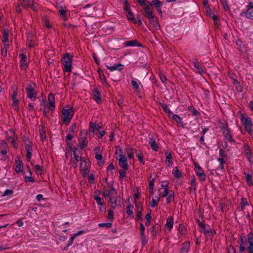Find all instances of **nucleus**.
<instances>
[{
	"mask_svg": "<svg viewBox=\"0 0 253 253\" xmlns=\"http://www.w3.org/2000/svg\"><path fill=\"white\" fill-rule=\"evenodd\" d=\"M149 22L151 24L153 25V26L157 30H158L160 28V25L159 24L157 20V18L154 16L153 17L149 18Z\"/></svg>",
	"mask_w": 253,
	"mask_h": 253,
	"instance_id": "412c9836",
	"label": "nucleus"
},
{
	"mask_svg": "<svg viewBox=\"0 0 253 253\" xmlns=\"http://www.w3.org/2000/svg\"><path fill=\"white\" fill-rule=\"evenodd\" d=\"M17 158L18 160H15V164L16 165L15 171L17 174H20L21 172H23L22 169L23 167V162L22 160H20L19 156H17Z\"/></svg>",
	"mask_w": 253,
	"mask_h": 253,
	"instance_id": "9d476101",
	"label": "nucleus"
},
{
	"mask_svg": "<svg viewBox=\"0 0 253 253\" xmlns=\"http://www.w3.org/2000/svg\"><path fill=\"white\" fill-rule=\"evenodd\" d=\"M19 57L21 58L20 60V66L22 70L26 69V67L28 66V64L26 62V56L23 53H21L19 55Z\"/></svg>",
	"mask_w": 253,
	"mask_h": 253,
	"instance_id": "2eb2a0df",
	"label": "nucleus"
},
{
	"mask_svg": "<svg viewBox=\"0 0 253 253\" xmlns=\"http://www.w3.org/2000/svg\"><path fill=\"white\" fill-rule=\"evenodd\" d=\"M161 230V226L159 224H157L151 228V232L152 233L153 238H155L160 233Z\"/></svg>",
	"mask_w": 253,
	"mask_h": 253,
	"instance_id": "dca6fc26",
	"label": "nucleus"
},
{
	"mask_svg": "<svg viewBox=\"0 0 253 253\" xmlns=\"http://www.w3.org/2000/svg\"><path fill=\"white\" fill-rule=\"evenodd\" d=\"M228 253H236L235 248L232 245H230L228 247Z\"/></svg>",
	"mask_w": 253,
	"mask_h": 253,
	"instance_id": "774afa93",
	"label": "nucleus"
},
{
	"mask_svg": "<svg viewBox=\"0 0 253 253\" xmlns=\"http://www.w3.org/2000/svg\"><path fill=\"white\" fill-rule=\"evenodd\" d=\"M49 102L48 109L53 111L55 108V98L53 93H50L48 96Z\"/></svg>",
	"mask_w": 253,
	"mask_h": 253,
	"instance_id": "ddd939ff",
	"label": "nucleus"
},
{
	"mask_svg": "<svg viewBox=\"0 0 253 253\" xmlns=\"http://www.w3.org/2000/svg\"><path fill=\"white\" fill-rule=\"evenodd\" d=\"M190 248V243L189 241H186L182 244V247L180 249V253H183L184 251L186 253L189 252Z\"/></svg>",
	"mask_w": 253,
	"mask_h": 253,
	"instance_id": "393cba45",
	"label": "nucleus"
},
{
	"mask_svg": "<svg viewBox=\"0 0 253 253\" xmlns=\"http://www.w3.org/2000/svg\"><path fill=\"white\" fill-rule=\"evenodd\" d=\"M8 146L6 144V142L5 140H2L1 142V145L0 148L1 150H7V149Z\"/></svg>",
	"mask_w": 253,
	"mask_h": 253,
	"instance_id": "3c124183",
	"label": "nucleus"
},
{
	"mask_svg": "<svg viewBox=\"0 0 253 253\" xmlns=\"http://www.w3.org/2000/svg\"><path fill=\"white\" fill-rule=\"evenodd\" d=\"M40 134H46L45 128L43 126H40Z\"/></svg>",
	"mask_w": 253,
	"mask_h": 253,
	"instance_id": "0e129e2a",
	"label": "nucleus"
},
{
	"mask_svg": "<svg viewBox=\"0 0 253 253\" xmlns=\"http://www.w3.org/2000/svg\"><path fill=\"white\" fill-rule=\"evenodd\" d=\"M152 149L154 151H157L158 150V145L157 144V143H156V142H154V143H151V144H150Z\"/></svg>",
	"mask_w": 253,
	"mask_h": 253,
	"instance_id": "bf43d9fd",
	"label": "nucleus"
},
{
	"mask_svg": "<svg viewBox=\"0 0 253 253\" xmlns=\"http://www.w3.org/2000/svg\"><path fill=\"white\" fill-rule=\"evenodd\" d=\"M200 232H204L206 235L209 237H212L216 234L215 230H211L210 228L208 229L206 226L202 230H201Z\"/></svg>",
	"mask_w": 253,
	"mask_h": 253,
	"instance_id": "5701e85b",
	"label": "nucleus"
},
{
	"mask_svg": "<svg viewBox=\"0 0 253 253\" xmlns=\"http://www.w3.org/2000/svg\"><path fill=\"white\" fill-rule=\"evenodd\" d=\"M97 73L99 75V79L101 80L102 83L104 84L105 86L108 87L109 84L107 83L106 79L103 73V71L100 69H99L97 71Z\"/></svg>",
	"mask_w": 253,
	"mask_h": 253,
	"instance_id": "a211bd4d",
	"label": "nucleus"
},
{
	"mask_svg": "<svg viewBox=\"0 0 253 253\" xmlns=\"http://www.w3.org/2000/svg\"><path fill=\"white\" fill-rule=\"evenodd\" d=\"M241 208L242 209V210H244L245 209V207L246 206L249 205L248 202L247 201V199L245 198H242V202L241 203Z\"/></svg>",
	"mask_w": 253,
	"mask_h": 253,
	"instance_id": "79ce46f5",
	"label": "nucleus"
},
{
	"mask_svg": "<svg viewBox=\"0 0 253 253\" xmlns=\"http://www.w3.org/2000/svg\"><path fill=\"white\" fill-rule=\"evenodd\" d=\"M160 201V198H158L157 200L153 199L152 201L150 202V206L152 208H154L158 205V203Z\"/></svg>",
	"mask_w": 253,
	"mask_h": 253,
	"instance_id": "37998d69",
	"label": "nucleus"
},
{
	"mask_svg": "<svg viewBox=\"0 0 253 253\" xmlns=\"http://www.w3.org/2000/svg\"><path fill=\"white\" fill-rule=\"evenodd\" d=\"M119 172L120 173L119 179L120 180H123L126 177V170L125 169L124 170H123L122 169H120Z\"/></svg>",
	"mask_w": 253,
	"mask_h": 253,
	"instance_id": "de8ad7c7",
	"label": "nucleus"
},
{
	"mask_svg": "<svg viewBox=\"0 0 253 253\" xmlns=\"http://www.w3.org/2000/svg\"><path fill=\"white\" fill-rule=\"evenodd\" d=\"M36 86V84L31 82L28 84L25 88L27 98L30 99L32 101H34L37 98V92L35 90Z\"/></svg>",
	"mask_w": 253,
	"mask_h": 253,
	"instance_id": "f257e3e1",
	"label": "nucleus"
},
{
	"mask_svg": "<svg viewBox=\"0 0 253 253\" xmlns=\"http://www.w3.org/2000/svg\"><path fill=\"white\" fill-rule=\"evenodd\" d=\"M89 126V131L90 132L94 133L95 131V130H96V124L92 122H90Z\"/></svg>",
	"mask_w": 253,
	"mask_h": 253,
	"instance_id": "4c0bfd02",
	"label": "nucleus"
},
{
	"mask_svg": "<svg viewBox=\"0 0 253 253\" xmlns=\"http://www.w3.org/2000/svg\"><path fill=\"white\" fill-rule=\"evenodd\" d=\"M8 35H9V31L7 30H4L2 31V41L3 42H8Z\"/></svg>",
	"mask_w": 253,
	"mask_h": 253,
	"instance_id": "7c9ffc66",
	"label": "nucleus"
},
{
	"mask_svg": "<svg viewBox=\"0 0 253 253\" xmlns=\"http://www.w3.org/2000/svg\"><path fill=\"white\" fill-rule=\"evenodd\" d=\"M76 124L73 123L71 125L69 128V133H74L76 131Z\"/></svg>",
	"mask_w": 253,
	"mask_h": 253,
	"instance_id": "8fccbe9b",
	"label": "nucleus"
},
{
	"mask_svg": "<svg viewBox=\"0 0 253 253\" xmlns=\"http://www.w3.org/2000/svg\"><path fill=\"white\" fill-rule=\"evenodd\" d=\"M140 236H145V234H144L145 227L142 223H140Z\"/></svg>",
	"mask_w": 253,
	"mask_h": 253,
	"instance_id": "4d7b16f0",
	"label": "nucleus"
},
{
	"mask_svg": "<svg viewBox=\"0 0 253 253\" xmlns=\"http://www.w3.org/2000/svg\"><path fill=\"white\" fill-rule=\"evenodd\" d=\"M174 199V196L172 195H168V197L167 198V203L169 204L170 202L173 201Z\"/></svg>",
	"mask_w": 253,
	"mask_h": 253,
	"instance_id": "69168bd1",
	"label": "nucleus"
},
{
	"mask_svg": "<svg viewBox=\"0 0 253 253\" xmlns=\"http://www.w3.org/2000/svg\"><path fill=\"white\" fill-rule=\"evenodd\" d=\"M142 211L141 209H140L139 211H138L136 213V221H139L142 220L143 219L142 217Z\"/></svg>",
	"mask_w": 253,
	"mask_h": 253,
	"instance_id": "a18cd8bd",
	"label": "nucleus"
},
{
	"mask_svg": "<svg viewBox=\"0 0 253 253\" xmlns=\"http://www.w3.org/2000/svg\"><path fill=\"white\" fill-rule=\"evenodd\" d=\"M73 55L70 53H66L64 54L61 61L64 65V71L67 72H70L72 70V62Z\"/></svg>",
	"mask_w": 253,
	"mask_h": 253,
	"instance_id": "f03ea898",
	"label": "nucleus"
},
{
	"mask_svg": "<svg viewBox=\"0 0 253 253\" xmlns=\"http://www.w3.org/2000/svg\"><path fill=\"white\" fill-rule=\"evenodd\" d=\"M25 150L26 152H32L33 149H32V143L30 144H26L25 145Z\"/></svg>",
	"mask_w": 253,
	"mask_h": 253,
	"instance_id": "680f3d73",
	"label": "nucleus"
},
{
	"mask_svg": "<svg viewBox=\"0 0 253 253\" xmlns=\"http://www.w3.org/2000/svg\"><path fill=\"white\" fill-rule=\"evenodd\" d=\"M246 130L248 132L249 134H252L253 131V125L252 122L249 123V125L244 126Z\"/></svg>",
	"mask_w": 253,
	"mask_h": 253,
	"instance_id": "473e14b6",
	"label": "nucleus"
},
{
	"mask_svg": "<svg viewBox=\"0 0 253 253\" xmlns=\"http://www.w3.org/2000/svg\"><path fill=\"white\" fill-rule=\"evenodd\" d=\"M245 154L246 157L247 158L248 160L250 163H252L253 161L252 160V153L250 151L246 152Z\"/></svg>",
	"mask_w": 253,
	"mask_h": 253,
	"instance_id": "5fc2aeb1",
	"label": "nucleus"
},
{
	"mask_svg": "<svg viewBox=\"0 0 253 253\" xmlns=\"http://www.w3.org/2000/svg\"><path fill=\"white\" fill-rule=\"evenodd\" d=\"M92 95L93 99L97 103H101L102 95L97 88H95L92 90Z\"/></svg>",
	"mask_w": 253,
	"mask_h": 253,
	"instance_id": "9b49d317",
	"label": "nucleus"
},
{
	"mask_svg": "<svg viewBox=\"0 0 253 253\" xmlns=\"http://www.w3.org/2000/svg\"><path fill=\"white\" fill-rule=\"evenodd\" d=\"M148 5L150 6L154 5L157 7L158 8H160L162 5L163 4V2L162 1H151V2H148Z\"/></svg>",
	"mask_w": 253,
	"mask_h": 253,
	"instance_id": "72a5a7b5",
	"label": "nucleus"
},
{
	"mask_svg": "<svg viewBox=\"0 0 253 253\" xmlns=\"http://www.w3.org/2000/svg\"><path fill=\"white\" fill-rule=\"evenodd\" d=\"M124 4L125 5V7H124V10L127 12L126 16L129 21H134V15L133 14L132 12L130 9V4L128 2V1H125Z\"/></svg>",
	"mask_w": 253,
	"mask_h": 253,
	"instance_id": "0eeeda50",
	"label": "nucleus"
},
{
	"mask_svg": "<svg viewBox=\"0 0 253 253\" xmlns=\"http://www.w3.org/2000/svg\"><path fill=\"white\" fill-rule=\"evenodd\" d=\"M19 3L21 6L24 9L30 7L34 11H37L38 10L39 5L37 3H35L34 1H20Z\"/></svg>",
	"mask_w": 253,
	"mask_h": 253,
	"instance_id": "39448f33",
	"label": "nucleus"
},
{
	"mask_svg": "<svg viewBox=\"0 0 253 253\" xmlns=\"http://www.w3.org/2000/svg\"><path fill=\"white\" fill-rule=\"evenodd\" d=\"M192 65L198 70V72L202 75L204 73V70L201 66L200 65L199 63L197 61V60H195L194 61L192 62Z\"/></svg>",
	"mask_w": 253,
	"mask_h": 253,
	"instance_id": "b1692460",
	"label": "nucleus"
},
{
	"mask_svg": "<svg viewBox=\"0 0 253 253\" xmlns=\"http://www.w3.org/2000/svg\"><path fill=\"white\" fill-rule=\"evenodd\" d=\"M86 137L80 138L79 141L80 142V145L81 149H83L87 145V141H86Z\"/></svg>",
	"mask_w": 253,
	"mask_h": 253,
	"instance_id": "c756f323",
	"label": "nucleus"
},
{
	"mask_svg": "<svg viewBox=\"0 0 253 253\" xmlns=\"http://www.w3.org/2000/svg\"><path fill=\"white\" fill-rule=\"evenodd\" d=\"M22 139L24 142L25 145H26V144H30L32 143V142L30 140L29 137L24 135Z\"/></svg>",
	"mask_w": 253,
	"mask_h": 253,
	"instance_id": "09e8293b",
	"label": "nucleus"
},
{
	"mask_svg": "<svg viewBox=\"0 0 253 253\" xmlns=\"http://www.w3.org/2000/svg\"><path fill=\"white\" fill-rule=\"evenodd\" d=\"M112 223L111 222H108V223H99L98 226L99 227H106L107 228H111L112 227Z\"/></svg>",
	"mask_w": 253,
	"mask_h": 253,
	"instance_id": "ea45409f",
	"label": "nucleus"
},
{
	"mask_svg": "<svg viewBox=\"0 0 253 253\" xmlns=\"http://www.w3.org/2000/svg\"><path fill=\"white\" fill-rule=\"evenodd\" d=\"M88 180L89 183H93L94 182V176L93 174H91L88 176Z\"/></svg>",
	"mask_w": 253,
	"mask_h": 253,
	"instance_id": "338daca9",
	"label": "nucleus"
},
{
	"mask_svg": "<svg viewBox=\"0 0 253 253\" xmlns=\"http://www.w3.org/2000/svg\"><path fill=\"white\" fill-rule=\"evenodd\" d=\"M124 44L125 46H142L141 43L139 42L136 40L126 41L124 42Z\"/></svg>",
	"mask_w": 253,
	"mask_h": 253,
	"instance_id": "f3484780",
	"label": "nucleus"
},
{
	"mask_svg": "<svg viewBox=\"0 0 253 253\" xmlns=\"http://www.w3.org/2000/svg\"><path fill=\"white\" fill-rule=\"evenodd\" d=\"M220 1L222 3V5L224 10L226 11H229L230 8H229V6L228 4L227 3V1Z\"/></svg>",
	"mask_w": 253,
	"mask_h": 253,
	"instance_id": "603ef678",
	"label": "nucleus"
},
{
	"mask_svg": "<svg viewBox=\"0 0 253 253\" xmlns=\"http://www.w3.org/2000/svg\"><path fill=\"white\" fill-rule=\"evenodd\" d=\"M42 20L45 23V26L47 28H50L51 27V25L49 24V20L47 15H45L43 17Z\"/></svg>",
	"mask_w": 253,
	"mask_h": 253,
	"instance_id": "58836bf2",
	"label": "nucleus"
},
{
	"mask_svg": "<svg viewBox=\"0 0 253 253\" xmlns=\"http://www.w3.org/2000/svg\"><path fill=\"white\" fill-rule=\"evenodd\" d=\"M139 5L143 7V13L144 15L148 19L150 18L155 15L153 11L151 10L149 5H148L149 1H137Z\"/></svg>",
	"mask_w": 253,
	"mask_h": 253,
	"instance_id": "7ed1b4c3",
	"label": "nucleus"
},
{
	"mask_svg": "<svg viewBox=\"0 0 253 253\" xmlns=\"http://www.w3.org/2000/svg\"><path fill=\"white\" fill-rule=\"evenodd\" d=\"M243 17H245L248 19L253 20V2H250L247 6V9L243 11L240 14Z\"/></svg>",
	"mask_w": 253,
	"mask_h": 253,
	"instance_id": "423d86ee",
	"label": "nucleus"
},
{
	"mask_svg": "<svg viewBox=\"0 0 253 253\" xmlns=\"http://www.w3.org/2000/svg\"><path fill=\"white\" fill-rule=\"evenodd\" d=\"M62 119L63 123L66 124V125H68L73 116V111L72 108L66 109L64 108L62 110Z\"/></svg>",
	"mask_w": 253,
	"mask_h": 253,
	"instance_id": "20e7f679",
	"label": "nucleus"
},
{
	"mask_svg": "<svg viewBox=\"0 0 253 253\" xmlns=\"http://www.w3.org/2000/svg\"><path fill=\"white\" fill-rule=\"evenodd\" d=\"M173 217L171 216H169L167 220V223L165 224V232H167V231H168V232H170L171 231L173 227Z\"/></svg>",
	"mask_w": 253,
	"mask_h": 253,
	"instance_id": "f8f14e48",
	"label": "nucleus"
},
{
	"mask_svg": "<svg viewBox=\"0 0 253 253\" xmlns=\"http://www.w3.org/2000/svg\"><path fill=\"white\" fill-rule=\"evenodd\" d=\"M87 163H88V162H87L85 159H84V160L83 159L82 161V162L80 164V169H81V170L83 172V175L84 176H85L86 172L88 169Z\"/></svg>",
	"mask_w": 253,
	"mask_h": 253,
	"instance_id": "4468645a",
	"label": "nucleus"
},
{
	"mask_svg": "<svg viewBox=\"0 0 253 253\" xmlns=\"http://www.w3.org/2000/svg\"><path fill=\"white\" fill-rule=\"evenodd\" d=\"M35 170L36 171H40V174H42L43 173L42 167L39 165L35 166Z\"/></svg>",
	"mask_w": 253,
	"mask_h": 253,
	"instance_id": "6e6d98bb",
	"label": "nucleus"
},
{
	"mask_svg": "<svg viewBox=\"0 0 253 253\" xmlns=\"http://www.w3.org/2000/svg\"><path fill=\"white\" fill-rule=\"evenodd\" d=\"M134 23L138 24L139 26L142 24V22L140 19V16L137 15L136 19L134 18V20L132 21Z\"/></svg>",
	"mask_w": 253,
	"mask_h": 253,
	"instance_id": "864d4df0",
	"label": "nucleus"
},
{
	"mask_svg": "<svg viewBox=\"0 0 253 253\" xmlns=\"http://www.w3.org/2000/svg\"><path fill=\"white\" fill-rule=\"evenodd\" d=\"M61 9L59 10L60 15L64 21H66L67 20V18L66 16V10L63 9V7L62 6H61Z\"/></svg>",
	"mask_w": 253,
	"mask_h": 253,
	"instance_id": "c9c22d12",
	"label": "nucleus"
},
{
	"mask_svg": "<svg viewBox=\"0 0 253 253\" xmlns=\"http://www.w3.org/2000/svg\"><path fill=\"white\" fill-rule=\"evenodd\" d=\"M73 138V136L72 135V133H70L69 134H68L66 136V141L67 142V144L68 145V146L69 147L70 146H71L70 145V143L69 142V141L70 140H71L72 139V138Z\"/></svg>",
	"mask_w": 253,
	"mask_h": 253,
	"instance_id": "49530a36",
	"label": "nucleus"
},
{
	"mask_svg": "<svg viewBox=\"0 0 253 253\" xmlns=\"http://www.w3.org/2000/svg\"><path fill=\"white\" fill-rule=\"evenodd\" d=\"M241 121L244 126L249 125V123L252 122L251 119L247 117L246 114L244 113H242L241 115Z\"/></svg>",
	"mask_w": 253,
	"mask_h": 253,
	"instance_id": "aec40b11",
	"label": "nucleus"
},
{
	"mask_svg": "<svg viewBox=\"0 0 253 253\" xmlns=\"http://www.w3.org/2000/svg\"><path fill=\"white\" fill-rule=\"evenodd\" d=\"M124 65L121 63L115 64L112 66H109L107 65L106 67L110 70V71H113L114 70H118L121 71L123 70V67Z\"/></svg>",
	"mask_w": 253,
	"mask_h": 253,
	"instance_id": "6ab92c4d",
	"label": "nucleus"
},
{
	"mask_svg": "<svg viewBox=\"0 0 253 253\" xmlns=\"http://www.w3.org/2000/svg\"><path fill=\"white\" fill-rule=\"evenodd\" d=\"M107 218L111 221H113L114 219V211L112 210H108V214L107 216Z\"/></svg>",
	"mask_w": 253,
	"mask_h": 253,
	"instance_id": "c03bdc74",
	"label": "nucleus"
},
{
	"mask_svg": "<svg viewBox=\"0 0 253 253\" xmlns=\"http://www.w3.org/2000/svg\"><path fill=\"white\" fill-rule=\"evenodd\" d=\"M119 165L120 167L124 169L125 170L128 169V165L127 164V158L125 155L120 154L119 155Z\"/></svg>",
	"mask_w": 253,
	"mask_h": 253,
	"instance_id": "6e6552de",
	"label": "nucleus"
},
{
	"mask_svg": "<svg viewBox=\"0 0 253 253\" xmlns=\"http://www.w3.org/2000/svg\"><path fill=\"white\" fill-rule=\"evenodd\" d=\"M246 178L249 186H251L253 185V183L252 182V175L249 173H248L246 175Z\"/></svg>",
	"mask_w": 253,
	"mask_h": 253,
	"instance_id": "a19ab883",
	"label": "nucleus"
},
{
	"mask_svg": "<svg viewBox=\"0 0 253 253\" xmlns=\"http://www.w3.org/2000/svg\"><path fill=\"white\" fill-rule=\"evenodd\" d=\"M161 107L163 108L164 111L167 113L169 118H171V116L173 114L172 112L168 107L167 104L164 103H160Z\"/></svg>",
	"mask_w": 253,
	"mask_h": 253,
	"instance_id": "a878e982",
	"label": "nucleus"
},
{
	"mask_svg": "<svg viewBox=\"0 0 253 253\" xmlns=\"http://www.w3.org/2000/svg\"><path fill=\"white\" fill-rule=\"evenodd\" d=\"M170 118H171L172 119L174 120L177 123L180 124V126L182 128H184L185 127V124H183V123L181 122V118L179 116H178L177 115L173 114L171 116Z\"/></svg>",
	"mask_w": 253,
	"mask_h": 253,
	"instance_id": "bb28decb",
	"label": "nucleus"
},
{
	"mask_svg": "<svg viewBox=\"0 0 253 253\" xmlns=\"http://www.w3.org/2000/svg\"><path fill=\"white\" fill-rule=\"evenodd\" d=\"M94 199L96 200L98 205L103 206V203L101 202V198L99 196H94Z\"/></svg>",
	"mask_w": 253,
	"mask_h": 253,
	"instance_id": "052dcab7",
	"label": "nucleus"
},
{
	"mask_svg": "<svg viewBox=\"0 0 253 253\" xmlns=\"http://www.w3.org/2000/svg\"><path fill=\"white\" fill-rule=\"evenodd\" d=\"M194 170L195 171L196 174L198 176L200 175V174L204 172L202 168L197 163H195L194 164Z\"/></svg>",
	"mask_w": 253,
	"mask_h": 253,
	"instance_id": "cd10ccee",
	"label": "nucleus"
},
{
	"mask_svg": "<svg viewBox=\"0 0 253 253\" xmlns=\"http://www.w3.org/2000/svg\"><path fill=\"white\" fill-rule=\"evenodd\" d=\"M192 179H191V187L190 188V191H195L196 190V181L195 179V177L193 175V177H191Z\"/></svg>",
	"mask_w": 253,
	"mask_h": 253,
	"instance_id": "f704fd0d",
	"label": "nucleus"
},
{
	"mask_svg": "<svg viewBox=\"0 0 253 253\" xmlns=\"http://www.w3.org/2000/svg\"><path fill=\"white\" fill-rule=\"evenodd\" d=\"M137 150H135V153H136V157L138 158V160L140 161V162L144 164L145 161L143 160V155L142 153L140 151L139 153H137Z\"/></svg>",
	"mask_w": 253,
	"mask_h": 253,
	"instance_id": "e433bc0d",
	"label": "nucleus"
},
{
	"mask_svg": "<svg viewBox=\"0 0 253 253\" xmlns=\"http://www.w3.org/2000/svg\"><path fill=\"white\" fill-rule=\"evenodd\" d=\"M172 174L176 178H180L182 176L181 171L177 169V167H175L173 170Z\"/></svg>",
	"mask_w": 253,
	"mask_h": 253,
	"instance_id": "2f4dec72",
	"label": "nucleus"
},
{
	"mask_svg": "<svg viewBox=\"0 0 253 253\" xmlns=\"http://www.w3.org/2000/svg\"><path fill=\"white\" fill-rule=\"evenodd\" d=\"M141 244L143 247L145 246L147 243V240L146 237L145 236H141Z\"/></svg>",
	"mask_w": 253,
	"mask_h": 253,
	"instance_id": "e2e57ef3",
	"label": "nucleus"
},
{
	"mask_svg": "<svg viewBox=\"0 0 253 253\" xmlns=\"http://www.w3.org/2000/svg\"><path fill=\"white\" fill-rule=\"evenodd\" d=\"M240 242L241 244L239 246V252H244L246 249L245 246L247 243V239H246V236L244 234L240 236Z\"/></svg>",
	"mask_w": 253,
	"mask_h": 253,
	"instance_id": "1a4fd4ad",
	"label": "nucleus"
},
{
	"mask_svg": "<svg viewBox=\"0 0 253 253\" xmlns=\"http://www.w3.org/2000/svg\"><path fill=\"white\" fill-rule=\"evenodd\" d=\"M224 136L226 140L229 141L230 142L235 143V140L232 138V136L230 134V131L229 129H226L223 131Z\"/></svg>",
	"mask_w": 253,
	"mask_h": 253,
	"instance_id": "4be33fe9",
	"label": "nucleus"
},
{
	"mask_svg": "<svg viewBox=\"0 0 253 253\" xmlns=\"http://www.w3.org/2000/svg\"><path fill=\"white\" fill-rule=\"evenodd\" d=\"M155 179L154 178L151 180L149 183V190H153L154 187V181Z\"/></svg>",
	"mask_w": 253,
	"mask_h": 253,
	"instance_id": "13d9d810",
	"label": "nucleus"
},
{
	"mask_svg": "<svg viewBox=\"0 0 253 253\" xmlns=\"http://www.w3.org/2000/svg\"><path fill=\"white\" fill-rule=\"evenodd\" d=\"M188 110L191 112L193 116H200V113L193 106H190L187 108Z\"/></svg>",
	"mask_w": 253,
	"mask_h": 253,
	"instance_id": "c85d7f7f",
	"label": "nucleus"
}]
</instances>
